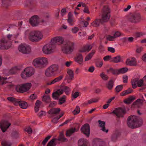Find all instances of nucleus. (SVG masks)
Returning <instances> with one entry per match:
<instances>
[{"instance_id":"a878e982","label":"nucleus","mask_w":146,"mask_h":146,"mask_svg":"<svg viewBox=\"0 0 146 146\" xmlns=\"http://www.w3.org/2000/svg\"><path fill=\"white\" fill-rule=\"evenodd\" d=\"M122 61L121 57L120 55H118L114 57L111 58L110 60L111 62L117 63L120 62Z\"/></svg>"},{"instance_id":"7ed1b4c3","label":"nucleus","mask_w":146,"mask_h":146,"mask_svg":"<svg viewBox=\"0 0 146 146\" xmlns=\"http://www.w3.org/2000/svg\"><path fill=\"white\" fill-rule=\"evenodd\" d=\"M48 62L47 59L45 58H38L35 59L33 61L34 65L39 68H45L48 64Z\"/></svg>"},{"instance_id":"09e8293b","label":"nucleus","mask_w":146,"mask_h":146,"mask_svg":"<svg viewBox=\"0 0 146 146\" xmlns=\"http://www.w3.org/2000/svg\"><path fill=\"white\" fill-rule=\"evenodd\" d=\"M51 136L48 135L46 137L42 142V144L43 146H45L48 140L51 137Z\"/></svg>"},{"instance_id":"5fc2aeb1","label":"nucleus","mask_w":146,"mask_h":146,"mask_svg":"<svg viewBox=\"0 0 146 146\" xmlns=\"http://www.w3.org/2000/svg\"><path fill=\"white\" fill-rule=\"evenodd\" d=\"M26 71L25 70V68L24 70V71L22 72L21 74V76L22 78L25 79L27 77L26 76Z\"/></svg>"},{"instance_id":"1a4fd4ad","label":"nucleus","mask_w":146,"mask_h":146,"mask_svg":"<svg viewBox=\"0 0 146 146\" xmlns=\"http://www.w3.org/2000/svg\"><path fill=\"white\" fill-rule=\"evenodd\" d=\"M81 132L84 134L87 137H89L90 135V127L89 124L86 123L82 126L80 129Z\"/></svg>"},{"instance_id":"0e129e2a","label":"nucleus","mask_w":146,"mask_h":146,"mask_svg":"<svg viewBox=\"0 0 146 146\" xmlns=\"http://www.w3.org/2000/svg\"><path fill=\"white\" fill-rule=\"evenodd\" d=\"M9 72L10 73L12 74H15L17 72L14 67L13 68L10 69L9 71Z\"/></svg>"},{"instance_id":"c03bdc74","label":"nucleus","mask_w":146,"mask_h":146,"mask_svg":"<svg viewBox=\"0 0 146 146\" xmlns=\"http://www.w3.org/2000/svg\"><path fill=\"white\" fill-rule=\"evenodd\" d=\"M128 69L127 68H123L119 69V74H123L127 72Z\"/></svg>"},{"instance_id":"4c0bfd02","label":"nucleus","mask_w":146,"mask_h":146,"mask_svg":"<svg viewBox=\"0 0 146 146\" xmlns=\"http://www.w3.org/2000/svg\"><path fill=\"white\" fill-rule=\"evenodd\" d=\"M66 96L65 95H63L60 98L59 100V105H61L66 102Z\"/></svg>"},{"instance_id":"f704fd0d","label":"nucleus","mask_w":146,"mask_h":146,"mask_svg":"<svg viewBox=\"0 0 146 146\" xmlns=\"http://www.w3.org/2000/svg\"><path fill=\"white\" fill-rule=\"evenodd\" d=\"M114 81L112 80H110L108 82V84L107 85V87L109 90H111L114 85Z\"/></svg>"},{"instance_id":"a211bd4d","label":"nucleus","mask_w":146,"mask_h":146,"mask_svg":"<svg viewBox=\"0 0 146 146\" xmlns=\"http://www.w3.org/2000/svg\"><path fill=\"white\" fill-rule=\"evenodd\" d=\"M89 143L88 141L86 139L81 138L78 141V146H88Z\"/></svg>"},{"instance_id":"a18cd8bd","label":"nucleus","mask_w":146,"mask_h":146,"mask_svg":"<svg viewBox=\"0 0 146 146\" xmlns=\"http://www.w3.org/2000/svg\"><path fill=\"white\" fill-rule=\"evenodd\" d=\"M12 36V35L9 34L8 35L6 38H3V39H6L7 40V42L8 43H9V44H11V37Z\"/></svg>"},{"instance_id":"f03ea898","label":"nucleus","mask_w":146,"mask_h":146,"mask_svg":"<svg viewBox=\"0 0 146 146\" xmlns=\"http://www.w3.org/2000/svg\"><path fill=\"white\" fill-rule=\"evenodd\" d=\"M142 124V119L135 115H131L128 117L127 120V126L131 129L139 127Z\"/></svg>"},{"instance_id":"f8f14e48","label":"nucleus","mask_w":146,"mask_h":146,"mask_svg":"<svg viewBox=\"0 0 146 146\" xmlns=\"http://www.w3.org/2000/svg\"><path fill=\"white\" fill-rule=\"evenodd\" d=\"M18 49L20 52L26 54L29 53L31 50L29 46H25L22 44L19 45Z\"/></svg>"},{"instance_id":"9b49d317","label":"nucleus","mask_w":146,"mask_h":146,"mask_svg":"<svg viewBox=\"0 0 146 146\" xmlns=\"http://www.w3.org/2000/svg\"><path fill=\"white\" fill-rule=\"evenodd\" d=\"M11 125L7 121H1L0 122V128L3 132H5Z\"/></svg>"},{"instance_id":"774afa93","label":"nucleus","mask_w":146,"mask_h":146,"mask_svg":"<svg viewBox=\"0 0 146 146\" xmlns=\"http://www.w3.org/2000/svg\"><path fill=\"white\" fill-rule=\"evenodd\" d=\"M46 114V112L41 111L38 113L39 117H41L42 115H45Z\"/></svg>"},{"instance_id":"a19ab883","label":"nucleus","mask_w":146,"mask_h":146,"mask_svg":"<svg viewBox=\"0 0 146 146\" xmlns=\"http://www.w3.org/2000/svg\"><path fill=\"white\" fill-rule=\"evenodd\" d=\"M119 136V134L118 133H115L113 134L111 137V139L113 141H115Z\"/></svg>"},{"instance_id":"b1692460","label":"nucleus","mask_w":146,"mask_h":146,"mask_svg":"<svg viewBox=\"0 0 146 146\" xmlns=\"http://www.w3.org/2000/svg\"><path fill=\"white\" fill-rule=\"evenodd\" d=\"M135 99L136 98L133 96H131L124 100L123 102L126 104L129 105L131 104Z\"/></svg>"},{"instance_id":"39448f33","label":"nucleus","mask_w":146,"mask_h":146,"mask_svg":"<svg viewBox=\"0 0 146 146\" xmlns=\"http://www.w3.org/2000/svg\"><path fill=\"white\" fill-rule=\"evenodd\" d=\"M58 66L56 64H52L49 66L45 70V74L47 77H51L54 74V73L58 71Z\"/></svg>"},{"instance_id":"4d7b16f0","label":"nucleus","mask_w":146,"mask_h":146,"mask_svg":"<svg viewBox=\"0 0 146 146\" xmlns=\"http://www.w3.org/2000/svg\"><path fill=\"white\" fill-rule=\"evenodd\" d=\"M37 95L35 94H31L29 98L31 100H35L37 98Z\"/></svg>"},{"instance_id":"f3484780","label":"nucleus","mask_w":146,"mask_h":146,"mask_svg":"<svg viewBox=\"0 0 146 146\" xmlns=\"http://www.w3.org/2000/svg\"><path fill=\"white\" fill-rule=\"evenodd\" d=\"M63 93V90L62 89L57 90L56 91L52 93V97L54 99L58 100L59 99V96Z\"/></svg>"},{"instance_id":"6e6552de","label":"nucleus","mask_w":146,"mask_h":146,"mask_svg":"<svg viewBox=\"0 0 146 146\" xmlns=\"http://www.w3.org/2000/svg\"><path fill=\"white\" fill-rule=\"evenodd\" d=\"M141 20V16L139 13H135L133 14L129 19V21L130 22L134 23L140 22Z\"/></svg>"},{"instance_id":"ddd939ff","label":"nucleus","mask_w":146,"mask_h":146,"mask_svg":"<svg viewBox=\"0 0 146 146\" xmlns=\"http://www.w3.org/2000/svg\"><path fill=\"white\" fill-rule=\"evenodd\" d=\"M6 39L2 38L0 40V49H8L11 46L10 44L7 45L8 43Z\"/></svg>"},{"instance_id":"79ce46f5","label":"nucleus","mask_w":146,"mask_h":146,"mask_svg":"<svg viewBox=\"0 0 146 146\" xmlns=\"http://www.w3.org/2000/svg\"><path fill=\"white\" fill-rule=\"evenodd\" d=\"M80 110L79 107L77 106H76V108L74 110L72 111L73 114L74 115H76L78 114L80 112Z\"/></svg>"},{"instance_id":"393cba45","label":"nucleus","mask_w":146,"mask_h":146,"mask_svg":"<svg viewBox=\"0 0 146 146\" xmlns=\"http://www.w3.org/2000/svg\"><path fill=\"white\" fill-rule=\"evenodd\" d=\"M98 122L99 123V127L102 128L101 129L103 131L106 133L108 132V130L106 129L105 127L106 122L105 121L99 120L98 121Z\"/></svg>"},{"instance_id":"49530a36","label":"nucleus","mask_w":146,"mask_h":146,"mask_svg":"<svg viewBox=\"0 0 146 146\" xmlns=\"http://www.w3.org/2000/svg\"><path fill=\"white\" fill-rule=\"evenodd\" d=\"M1 145L2 146H11L12 144L11 143H9L7 141H4L1 142Z\"/></svg>"},{"instance_id":"6ab92c4d","label":"nucleus","mask_w":146,"mask_h":146,"mask_svg":"<svg viewBox=\"0 0 146 146\" xmlns=\"http://www.w3.org/2000/svg\"><path fill=\"white\" fill-rule=\"evenodd\" d=\"M143 103V100L142 99H138L134 102L131 105V107L132 108H134L135 106L138 108L140 107V106H142Z\"/></svg>"},{"instance_id":"0eeeda50","label":"nucleus","mask_w":146,"mask_h":146,"mask_svg":"<svg viewBox=\"0 0 146 146\" xmlns=\"http://www.w3.org/2000/svg\"><path fill=\"white\" fill-rule=\"evenodd\" d=\"M31 86V84L30 83L17 85L16 87V90L18 92L23 93L26 92L29 90Z\"/></svg>"},{"instance_id":"72a5a7b5","label":"nucleus","mask_w":146,"mask_h":146,"mask_svg":"<svg viewBox=\"0 0 146 146\" xmlns=\"http://www.w3.org/2000/svg\"><path fill=\"white\" fill-rule=\"evenodd\" d=\"M139 80L138 78H135L131 81V85L133 89L136 88H137V83L138 80Z\"/></svg>"},{"instance_id":"20e7f679","label":"nucleus","mask_w":146,"mask_h":146,"mask_svg":"<svg viewBox=\"0 0 146 146\" xmlns=\"http://www.w3.org/2000/svg\"><path fill=\"white\" fill-rule=\"evenodd\" d=\"M43 37L42 33L37 31L31 32L29 35V39L33 42H37L40 40Z\"/></svg>"},{"instance_id":"603ef678","label":"nucleus","mask_w":146,"mask_h":146,"mask_svg":"<svg viewBox=\"0 0 146 146\" xmlns=\"http://www.w3.org/2000/svg\"><path fill=\"white\" fill-rule=\"evenodd\" d=\"M49 105L48 107L49 108H53L55 107L57 104V103L56 101H53L50 102Z\"/></svg>"},{"instance_id":"473e14b6","label":"nucleus","mask_w":146,"mask_h":146,"mask_svg":"<svg viewBox=\"0 0 146 146\" xmlns=\"http://www.w3.org/2000/svg\"><path fill=\"white\" fill-rule=\"evenodd\" d=\"M63 92H64L66 95H68L69 94L71 91L70 88L68 87L65 86H62Z\"/></svg>"},{"instance_id":"412c9836","label":"nucleus","mask_w":146,"mask_h":146,"mask_svg":"<svg viewBox=\"0 0 146 146\" xmlns=\"http://www.w3.org/2000/svg\"><path fill=\"white\" fill-rule=\"evenodd\" d=\"M79 128V126H78V129L75 128H71L68 130H67L66 131V137H70L71 135L73 133L75 132H77L78 131Z\"/></svg>"},{"instance_id":"e2e57ef3","label":"nucleus","mask_w":146,"mask_h":146,"mask_svg":"<svg viewBox=\"0 0 146 146\" xmlns=\"http://www.w3.org/2000/svg\"><path fill=\"white\" fill-rule=\"evenodd\" d=\"M115 38L114 36H111L110 35L108 36L106 38L109 41H113V39Z\"/></svg>"},{"instance_id":"aec40b11","label":"nucleus","mask_w":146,"mask_h":146,"mask_svg":"<svg viewBox=\"0 0 146 146\" xmlns=\"http://www.w3.org/2000/svg\"><path fill=\"white\" fill-rule=\"evenodd\" d=\"M26 71V74L27 77H30L33 75L35 72L34 69L32 67H27L25 68Z\"/></svg>"},{"instance_id":"7c9ffc66","label":"nucleus","mask_w":146,"mask_h":146,"mask_svg":"<svg viewBox=\"0 0 146 146\" xmlns=\"http://www.w3.org/2000/svg\"><path fill=\"white\" fill-rule=\"evenodd\" d=\"M42 100L46 103H49L50 102L51 99L49 95H44L42 97Z\"/></svg>"},{"instance_id":"c9c22d12","label":"nucleus","mask_w":146,"mask_h":146,"mask_svg":"<svg viewBox=\"0 0 146 146\" xmlns=\"http://www.w3.org/2000/svg\"><path fill=\"white\" fill-rule=\"evenodd\" d=\"M7 100L9 101L12 102L15 106H17L18 99H16L14 98L9 97L7 98Z\"/></svg>"},{"instance_id":"338daca9","label":"nucleus","mask_w":146,"mask_h":146,"mask_svg":"<svg viewBox=\"0 0 146 146\" xmlns=\"http://www.w3.org/2000/svg\"><path fill=\"white\" fill-rule=\"evenodd\" d=\"M111 58H112L111 56L107 55L103 59L105 61H107L110 59L111 60Z\"/></svg>"},{"instance_id":"bf43d9fd","label":"nucleus","mask_w":146,"mask_h":146,"mask_svg":"<svg viewBox=\"0 0 146 146\" xmlns=\"http://www.w3.org/2000/svg\"><path fill=\"white\" fill-rule=\"evenodd\" d=\"M121 35V33L119 31H117L115 32L113 36L115 38H117L120 36Z\"/></svg>"},{"instance_id":"37998d69","label":"nucleus","mask_w":146,"mask_h":146,"mask_svg":"<svg viewBox=\"0 0 146 146\" xmlns=\"http://www.w3.org/2000/svg\"><path fill=\"white\" fill-rule=\"evenodd\" d=\"M67 73L68 74V75L71 78H72L73 79L74 78V73L73 71L72 70L68 69Z\"/></svg>"},{"instance_id":"13d9d810","label":"nucleus","mask_w":146,"mask_h":146,"mask_svg":"<svg viewBox=\"0 0 146 146\" xmlns=\"http://www.w3.org/2000/svg\"><path fill=\"white\" fill-rule=\"evenodd\" d=\"M110 25L112 26L114 25L115 24V21L114 19L111 18L110 21Z\"/></svg>"},{"instance_id":"cd10ccee","label":"nucleus","mask_w":146,"mask_h":146,"mask_svg":"<svg viewBox=\"0 0 146 146\" xmlns=\"http://www.w3.org/2000/svg\"><path fill=\"white\" fill-rule=\"evenodd\" d=\"M64 131H61L59 134V137L57 139L58 141H61L63 142H65L68 141V139H67L64 137Z\"/></svg>"},{"instance_id":"4be33fe9","label":"nucleus","mask_w":146,"mask_h":146,"mask_svg":"<svg viewBox=\"0 0 146 146\" xmlns=\"http://www.w3.org/2000/svg\"><path fill=\"white\" fill-rule=\"evenodd\" d=\"M18 105L21 108L23 109H26L28 106V104L27 102L22 101L20 99H18L17 106Z\"/></svg>"},{"instance_id":"69168bd1","label":"nucleus","mask_w":146,"mask_h":146,"mask_svg":"<svg viewBox=\"0 0 146 146\" xmlns=\"http://www.w3.org/2000/svg\"><path fill=\"white\" fill-rule=\"evenodd\" d=\"M98 49L100 52H102L104 50V46L102 45L101 44H100L98 48Z\"/></svg>"},{"instance_id":"5701e85b","label":"nucleus","mask_w":146,"mask_h":146,"mask_svg":"<svg viewBox=\"0 0 146 146\" xmlns=\"http://www.w3.org/2000/svg\"><path fill=\"white\" fill-rule=\"evenodd\" d=\"M61 111L60 108H56L50 109L48 111V113L50 115L58 114Z\"/></svg>"},{"instance_id":"bb28decb","label":"nucleus","mask_w":146,"mask_h":146,"mask_svg":"<svg viewBox=\"0 0 146 146\" xmlns=\"http://www.w3.org/2000/svg\"><path fill=\"white\" fill-rule=\"evenodd\" d=\"M75 60L79 64H81L83 62V58L82 54L80 53H78L75 58Z\"/></svg>"},{"instance_id":"6e6d98bb","label":"nucleus","mask_w":146,"mask_h":146,"mask_svg":"<svg viewBox=\"0 0 146 146\" xmlns=\"http://www.w3.org/2000/svg\"><path fill=\"white\" fill-rule=\"evenodd\" d=\"M56 38L55 37L53 38L51 40V41L50 42V44H52L54 46V48H55V44L56 43L57 44V42L56 41Z\"/></svg>"},{"instance_id":"8fccbe9b","label":"nucleus","mask_w":146,"mask_h":146,"mask_svg":"<svg viewBox=\"0 0 146 146\" xmlns=\"http://www.w3.org/2000/svg\"><path fill=\"white\" fill-rule=\"evenodd\" d=\"M100 76L101 78L104 80H107L109 78L108 77L107 75L105 74L103 72L102 73L100 74Z\"/></svg>"},{"instance_id":"3c124183","label":"nucleus","mask_w":146,"mask_h":146,"mask_svg":"<svg viewBox=\"0 0 146 146\" xmlns=\"http://www.w3.org/2000/svg\"><path fill=\"white\" fill-rule=\"evenodd\" d=\"M123 88V85H121L117 86L115 88L116 91L118 93L121 91Z\"/></svg>"},{"instance_id":"2eb2a0df","label":"nucleus","mask_w":146,"mask_h":146,"mask_svg":"<svg viewBox=\"0 0 146 146\" xmlns=\"http://www.w3.org/2000/svg\"><path fill=\"white\" fill-rule=\"evenodd\" d=\"M116 110L117 111V113L119 114L118 117H123L124 115L126 113V110L125 108H122L119 107L116 108Z\"/></svg>"},{"instance_id":"c85d7f7f","label":"nucleus","mask_w":146,"mask_h":146,"mask_svg":"<svg viewBox=\"0 0 146 146\" xmlns=\"http://www.w3.org/2000/svg\"><path fill=\"white\" fill-rule=\"evenodd\" d=\"M107 72H110L113 74L115 75L119 74V69L118 70L117 69H114L112 68H110L108 70Z\"/></svg>"},{"instance_id":"f257e3e1","label":"nucleus","mask_w":146,"mask_h":146,"mask_svg":"<svg viewBox=\"0 0 146 146\" xmlns=\"http://www.w3.org/2000/svg\"><path fill=\"white\" fill-rule=\"evenodd\" d=\"M102 19H96L91 23L92 26L96 27H99L100 24H103L107 22L110 17V9L108 5L104 6L102 11Z\"/></svg>"},{"instance_id":"052dcab7","label":"nucleus","mask_w":146,"mask_h":146,"mask_svg":"<svg viewBox=\"0 0 146 146\" xmlns=\"http://www.w3.org/2000/svg\"><path fill=\"white\" fill-rule=\"evenodd\" d=\"M64 114V112L62 111L60 115L58 116L55 117L54 119H55L56 120H58L62 117Z\"/></svg>"},{"instance_id":"864d4df0","label":"nucleus","mask_w":146,"mask_h":146,"mask_svg":"<svg viewBox=\"0 0 146 146\" xmlns=\"http://www.w3.org/2000/svg\"><path fill=\"white\" fill-rule=\"evenodd\" d=\"M143 80L142 79H141L140 80H138L137 81V86L138 87H141L142 86H143Z\"/></svg>"},{"instance_id":"e433bc0d","label":"nucleus","mask_w":146,"mask_h":146,"mask_svg":"<svg viewBox=\"0 0 146 146\" xmlns=\"http://www.w3.org/2000/svg\"><path fill=\"white\" fill-rule=\"evenodd\" d=\"M11 136L13 138H17L19 137V132L16 131H13L11 133Z\"/></svg>"},{"instance_id":"9d476101","label":"nucleus","mask_w":146,"mask_h":146,"mask_svg":"<svg viewBox=\"0 0 146 146\" xmlns=\"http://www.w3.org/2000/svg\"><path fill=\"white\" fill-rule=\"evenodd\" d=\"M54 48V46L51 44H47L44 46L42 48L43 52L47 54L51 53L52 50Z\"/></svg>"},{"instance_id":"de8ad7c7","label":"nucleus","mask_w":146,"mask_h":146,"mask_svg":"<svg viewBox=\"0 0 146 146\" xmlns=\"http://www.w3.org/2000/svg\"><path fill=\"white\" fill-rule=\"evenodd\" d=\"M94 52H91L88 55L86 56L85 58V61H87L90 60L91 58H92L94 54Z\"/></svg>"},{"instance_id":"423d86ee","label":"nucleus","mask_w":146,"mask_h":146,"mask_svg":"<svg viewBox=\"0 0 146 146\" xmlns=\"http://www.w3.org/2000/svg\"><path fill=\"white\" fill-rule=\"evenodd\" d=\"M75 43L70 41H68L64 43L63 50L64 53L66 54H70L73 51Z\"/></svg>"},{"instance_id":"2f4dec72","label":"nucleus","mask_w":146,"mask_h":146,"mask_svg":"<svg viewBox=\"0 0 146 146\" xmlns=\"http://www.w3.org/2000/svg\"><path fill=\"white\" fill-rule=\"evenodd\" d=\"M133 91L131 88H129L127 90L123 91L120 94L121 96H125L131 93Z\"/></svg>"},{"instance_id":"ea45409f","label":"nucleus","mask_w":146,"mask_h":146,"mask_svg":"<svg viewBox=\"0 0 146 146\" xmlns=\"http://www.w3.org/2000/svg\"><path fill=\"white\" fill-rule=\"evenodd\" d=\"M57 140V139L54 138L51 140L48 143L46 146H55L56 144L54 143L55 141Z\"/></svg>"},{"instance_id":"58836bf2","label":"nucleus","mask_w":146,"mask_h":146,"mask_svg":"<svg viewBox=\"0 0 146 146\" xmlns=\"http://www.w3.org/2000/svg\"><path fill=\"white\" fill-rule=\"evenodd\" d=\"M55 38H56V41L57 44L58 45H60L63 43L64 40L61 37H56Z\"/></svg>"},{"instance_id":"dca6fc26","label":"nucleus","mask_w":146,"mask_h":146,"mask_svg":"<svg viewBox=\"0 0 146 146\" xmlns=\"http://www.w3.org/2000/svg\"><path fill=\"white\" fill-rule=\"evenodd\" d=\"M125 63L127 65L129 66H135L137 65L136 59L134 57L132 58L131 60L129 58L127 59Z\"/></svg>"},{"instance_id":"680f3d73","label":"nucleus","mask_w":146,"mask_h":146,"mask_svg":"<svg viewBox=\"0 0 146 146\" xmlns=\"http://www.w3.org/2000/svg\"><path fill=\"white\" fill-rule=\"evenodd\" d=\"M143 49V48L142 46L139 47L137 48L136 52L137 53H139L142 51Z\"/></svg>"},{"instance_id":"4468645a","label":"nucleus","mask_w":146,"mask_h":146,"mask_svg":"<svg viewBox=\"0 0 146 146\" xmlns=\"http://www.w3.org/2000/svg\"><path fill=\"white\" fill-rule=\"evenodd\" d=\"M38 16L37 15L33 16L29 20V22L33 27L37 26L39 23L38 22Z\"/></svg>"},{"instance_id":"c756f323","label":"nucleus","mask_w":146,"mask_h":146,"mask_svg":"<svg viewBox=\"0 0 146 146\" xmlns=\"http://www.w3.org/2000/svg\"><path fill=\"white\" fill-rule=\"evenodd\" d=\"M63 78V75H61L55 78L52 81L48 83L47 84L48 85H51L54 84L57 82H58L60 81Z\"/></svg>"}]
</instances>
